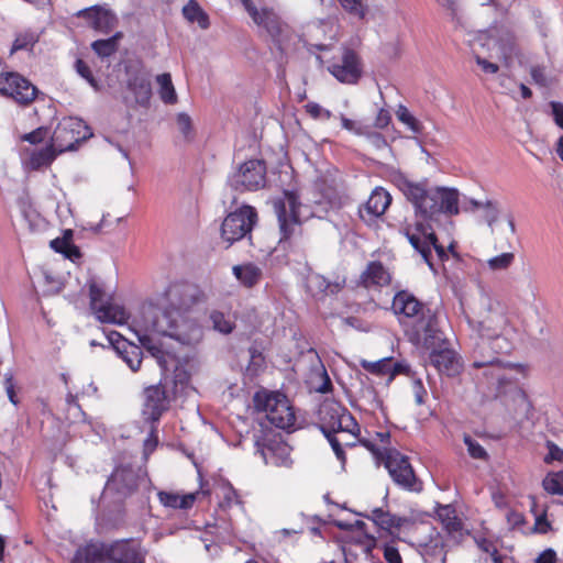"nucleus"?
<instances>
[{"instance_id": "1", "label": "nucleus", "mask_w": 563, "mask_h": 563, "mask_svg": "<svg viewBox=\"0 0 563 563\" xmlns=\"http://www.w3.org/2000/svg\"><path fill=\"white\" fill-rule=\"evenodd\" d=\"M205 301L203 291L192 284H172L157 305L143 303L130 324L139 342L166 373L177 361L154 342L152 335L168 336L181 345L196 346L202 340L201 325L189 316L190 309Z\"/></svg>"}, {"instance_id": "2", "label": "nucleus", "mask_w": 563, "mask_h": 563, "mask_svg": "<svg viewBox=\"0 0 563 563\" xmlns=\"http://www.w3.org/2000/svg\"><path fill=\"white\" fill-rule=\"evenodd\" d=\"M468 325L476 333L471 335V356L473 366L493 364L488 350L494 353H510L514 343L512 336L516 332L505 306L497 299L483 298V309L477 320L468 319Z\"/></svg>"}, {"instance_id": "3", "label": "nucleus", "mask_w": 563, "mask_h": 563, "mask_svg": "<svg viewBox=\"0 0 563 563\" xmlns=\"http://www.w3.org/2000/svg\"><path fill=\"white\" fill-rule=\"evenodd\" d=\"M390 309L412 344L437 346L443 340L437 312L409 290H398Z\"/></svg>"}, {"instance_id": "4", "label": "nucleus", "mask_w": 563, "mask_h": 563, "mask_svg": "<svg viewBox=\"0 0 563 563\" xmlns=\"http://www.w3.org/2000/svg\"><path fill=\"white\" fill-rule=\"evenodd\" d=\"M398 187L413 205L416 214L423 219H433L440 213L455 216L460 212L459 191L454 188H428L427 180L415 183L404 177L398 180Z\"/></svg>"}, {"instance_id": "5", "label": "nucleus", "mask_w": 563, "mask_h": 563, "mask_svg": "<svg viewBox=\"0 0 563 563\" xmlns=\"http://www.w3.org/2000/svg\"><path fill=\"white\" fill-rule=\"evenodd\" d=\"M253 401L255 409L264 411L267 420L276 428L289 430L295 426L296 415L285 394L260 390L255 393Z\"/></svg>"}, {"instance_id": "6", "label": "nucleus", "mask_w": 563, "mask_h": 563, "mask_svg": "<svg viewBox=\"0 0 563 563\" xmlns=\"http://www.w3.org/2000/svg\"><path fill=\"white\" fill-rule=\"evenodd\" d=\"M82 120L68 118L60 122L52 135V145L40 153L43 162H51L54 158L53 147L58 152L74 151L76 145L86 140L91 133Z\"/></svg>"}, {"instance_id": "7", "label": "nucleus", "mask_w": 563, "mask_h": 563, "mask_svg": "<svg viewBox=\"0 0 563 563\" xmlns=\"http://www.w3.org/2000/svg\"><path fill=\"white\" fill-rule=\"evenodd\" d=\"M90 309L101 323L123 324L130 316L123 306L113 303L103 286L96 279L89 280Z\"/></svg>"}, {"instance_id": "8", "label": "nucleus", "mask_w": 563, "mask_h": 563, "mask_svg": "<svg viewBox=\"0 0 563 563\" xmlns=\"http://www.w3.org/2000/svg\"><path fill=\"white\" fill-rule=\"evenodd\" d=\"M90 309L101 323L123 324L130 316L123 306L113 303L103 286L96 279L89 280Z\"/></svg>"}, {"instance_id": "9", "label": "nucleus", "mask_w": 563, "mask_h": 563, "mask_svg": "<svg viewBox=\"0 0 563 563\" xmlns=\"http://www.w3.org/2000/svg\"><path fill=\"white\" fill-rule=\"evenodd\" d=\"M257 222V212L251 206H243L229 213L221 225V236L228 246L244 238L251 239V231Z\"/></svg>"}, {"instance_id": "10", "label": "nucleus", "mask_w": 563, "mask_h": 563, "mask_svg": "<svg viewBox=\"0 0 563 563\" xmlns=\"http://www.w3.org/2000/svg\"><path fill=\"white\" fill-rule=\"evenodd\" d=\"M388 470L394 483L400 488L411 492L422 489L421 482L417 478L408 456L396 449L387 450L385 460L382 462Z\"/></svg>"}, {"instance_id": "11", "label": "nucleus", "mask_w": 563, "mask_h": 563, "mask_svg": "<svg viewBox=\"0 0 563 563\" xmlns=\"http://www.w3.org/2000/svg\"><path fill=\"white\" fill-rule=\"evenodd\" d=\"M266 165L260 159H250L228 177V185L235 191H255L265 186Z\"/></svg>"}, {"instance_id": "12", "label": "nucleus", "mask_w": 563, "mask_h": 563, "mask_svg": "<svg viewBox=\"0 0 563 563\" xmlns=\"http://www.w3.org/2000/svg\"><path fill=\"white\" fill-rule=\"evenodd\" d=\"M272 203L282 234L280 241H286L300 225L298 196L294 191H284L283 196L275 198Z\"/></svg>"}, {"instance_id": "13", "label": "nucleus", "mask_w": 563, "mask_h": 563, "mask_svg": "<svg viewBox=\"0 0 563 563\" xmlns=\"http://www.w3.org/2000/svg\"><path fill=\"white\" fill-rule=\"evenodd\" d=\"M482 46L488 51H495L496 57L505 60L506 64L511 59L516 48V36L511 27L507 24H495L478 36Z\"/></svg>"}, {"instance_id": "14", "label": "nucleus", "mask_w": 563, "mask_h": 563, "mask_svg": "<svg viewBox=\"0 0 563 563\" xmlns=\"http://www.w3.org/2000/svg\"><path fill=\"white\" fill-rule=\"evenodd\" d=\"M146 482V475L142 473L141 468L120 465L112 472L104 490L117 495L118 499H123L132 495L141 484Z\"/></svg>"}, {"instance_id": "15", "label": "nucleus", "mask_w": 563, "mask_h": 563, "mask_svg": "<svg viewBox=\"0 0 563 563\" xmlns=\"http://www.w3.org/2000/svg\"><path fill=\"white\" fill-rule=\"evenodd\" d=\"M37 88L18 73L0 74V93L12 98L21 106H29L37 96Z\"/></svg>"}, {"instance_id": "16", "label": "nucleus", "mask_w": 563, "mask_h": 563, "mask_svg": "<svg viewBox=\"0 0 563 563\" xmlns=\"http://www.w3.org/2000/svg\"><path fill=\"white\" fill-rule=\"evenodd\" d=\"M126 88L134 96L135 102L147 107L152 97L151 74L139 62L125 66Z\"/></svg>"}, {"instance_id": "17", "label": "nucleus", "mask_w": 563, "mask_h": 563, "mask_svg": "<svg viewBox=\"0 0 563 563\" xmlns=\"http://www.w3.org/2000/svg\"><path fill=\"white\" fill-rule=\"evenodd\" d=\"M320 430L322 433L349 431L350 424L356 426L354 418L338 404L325 402L320 407Z\"/></svg>"}, {"instance_id": "18", "label": "nucleus", "mask_w": 563, "mask_h": 563, "mask_svg": "<svg viewBox=\"0 0 563 563\" xmlns=\"http://www.w3.org/2000/svg\"><path fill=\"white\" fill-rule=\"evenodd\" d=\"M329 71L341 82L353 85L362 77L360 56L350 47H342L341 58L329 66Z\"/></svg>"}, {"instance_id": "19", "label": "nucleus", "mask_w": 563, "mask_h": 563, "mask_svg": "<svg viewBox=\"0 0 563 563\" xmlns=\"http://www.w3.org/2000/svg\"><path fill=\"white\" fill-rule=\"evenodd\" d=\"M446 343L445 338L437 346H426L431 349L429 361L431 365L442 375L448 377H455L461 374L463 363L461 356L452 349L444 346Z\"/></svg>"}, {"instance_id": "20", "label": "nucleus", "mask_w": 563, "mask_h": 563, "mask_svg": "<svg viewBox=\"0 0 563 563\" xmlns=\"http://www.w3.org/2000/svg\"><path fill=\"white\" fill-rule=\"evenodd\" d=\"M143 396L142 416L144 420L152 423L159 421L163 413L169 408L165 387L161 384L148 386L144 389Z\"/></svg>"}, {"instance_id": "21", "label": "nucleus", "mask_w": 563, "mask_h": 563, "mask_svg": "<svg viewBox=\"0 0 563 563\" xmlns=\"http://www.w3.org/2000/svg\"><path fill=\"white\" fill-rule=\"evenodd\" d=\"M106 558L109 563H144L145 554L139 542L120 540L107 544Z\"/></svg>"}, {"instance_id": "22", "label": "nucleus", "mask_w": 563, "mask_h": 563, "mask_svg": "<svg viewBox=\"0 0 563 563\" xmlns=\"http://www.w3.org/2000/svg\"><path fill=\"white\" fill-rule=\"evenodd\" d=\"M428 540L420 542V553L424 563H446V544L444 538L433 527H424Z\"/></svg>"}, {"instance_id": "23", "label": "nucleus", "mask_w": 563, "mask_h": 563, "mask_svg": "<svg viewBox=\"0 0 563 563\" xmlns=\"http://www.w3.org/2000/svg\"><path fill=\"white\" fill-rule=\"evenodd\" d=\"M437 516L446 531L448 537L454 542L460 543L468 533L464 528L462 520L457 517L456 510L452 505H437Z\"/></svg>"}, {"instance_id": "24", "label": "nucleus", "mask_w": 563, "mask_h": 563, "mask_svg": "<svg viewBox=\"0 0 563 563\" xmlns=\"http://www.w3.org/2000/svg\"><path fill=\"white\" fill-rule=\"evenodd\" d=\"M256 448L266 464L285 467H289L292 464L290 459L291 449L285 442L272 441L268 444H261L260 441H256Z\"/></svg>"}, {"instance_id": "25", "label": "nucleus", "mask_w": 563, "mask_h": 563, "mask_svg": "<svg viewBox=\"0 0 563 563\" xmlns=\"http://www.w3.org/2000/svg\"><path fill=\"white\" fill-rule=\"evenodd\" d=\"M390 203V194L384 188L377 187L373 190L364 209H360V216L364 221H371L383 216Z\"/></svg>"}, {"instance_id": "26", "label": "nucleus", "mask_w": 563, "mask_h": 563, "mask_svg": "<svg viewBox=\"0 0 563 563\" xmlns=\"http://www.w3.org/2000/svg\"><path fill=\"white\" fill-rule=\"evenodd\" d=\"M391 276L379 261L369 262L360 276L358 284L365 288L389 285Z\"/></svg>"}, {"instance_id": "27", "label": "nucleus", "mask_w": 563, "mask_h": 563, "mask_svg": "<svg viewBox=\"0 0 563 563\" xmlns=\"http://www.w3.org/2000/svg\"><path fill=\"white\" fill-rule=\"evenodd\" d=\"M362 367L371 374L388 375L387 383H390L396 375L407 373L409 366L399 362H393L391 358H382L377 362L362 361Z\"/></svg>"}, {"instance_id": "28", "label": "nucleus", "mask_w": 563, "mask_h": 563, "mask_svg": "<svg viewBox=\"0 0 563 563\" xmlns=\"http://www.w3.org/2000/svg\"><path fill=\"white\" fill-rule=\"evenodd\" d=\"M357 515L372 520L375 525L385 530H391L393 528L399 529L407 521L406 518L393 515L383 508H374L369 512H358Z\"/></svg>"}, {"instance_id": "29", "label": "nucleus", "mask_w": 563, "mask_h": 563, "mask_svg": "<svg viewBox=\"0 0 563 563\" xmlns=\"http://www.w3.org/2000/svg\"><path fill=\"white\" fill-rule=\"evenodd\" d=\"M497 353H494L493 351L488 350V355L486 356V360L489 357L493 360V364H485L481 366H474L475 368H484V375L490 379L492 382H496L498 386H504L510 382L509 377L506 375V368H511V364H504L500 362L498 357H496Z\"/></svg>"}, {"instance_id": "30", "label": "nucleus", "mask_w": 563, "mask_h": 563, "mask_svg": "<svg viewBox=\"0 0 563 563\" xmlns=\"http://www.w3.org/2000/svg\"><path fill=\"white\" fill-rule=\"evenodd\" d=\"M428 229H429V225H427L422 222H418L416 224V230L418 233L422 234L423 236L421 238L420 235L410 233L409 231L406 232V236L408 238V240H409L410 244L413 246V249L421 254L424 262L430 267H432V263H431L432 253H431L430 247L428 246V243H429L428 234L430 233V232H428Z\"/></svg>"}, {"instance_id": "31", "label": "nucleus", "mask_w": 563, "mask_h": 563, "mask_svg": "<svg viewBox=\"0 0 563 563\" xmlns=\"http://www.w3.org/2000/svg\"><path fill=\"white\" fill-rule=\"evenodd\" d=\"M307 289L312 296H317L320 294H324L330 291L331 294H335L343 288L344 280L342 283L335 282L330 283L325 277L320 274H310L307 277Z\"/></svg>"}, {"instance_id": "32", "label": "nucleus", "mask_w": 563, "mask_h": 563, "mask_svg": "<svg viewBox=\"0 0 563 563\" xmlns=\"http://www.w3.org/2000/svg\"><path fill=\"white\" fill-rule=\"evenodd\" d=\"M159 503L168 508L189 509L192 507L196 496L194 494L179 495L174 492L161 490L157 493Z\"/></svg>"}, {"instance_id": "33", "label": "nucleus", "mask_w": 563, "mask_h": 563, "mask_svg": "<svg viewBox=\"0 0 563 563\" xmlns=\"http://www.w3.org/2000/svg\"><path fill=\"white\" fill-rule=\"evenodd\" d=\"M107 544H88L77 550L74 563H99L108 561L106 558Z\"/></svg>"}, {"instance_id": "34", "label": "nucleus", "mask_w": 563, "mask_h": 563, "mask_svg": "<svg viewBox=\"0 0 563 563\" xmlns=\"http://www.w3.org/2000/svg\"><path fill=\"white\" fill-rule=\"evenodd\" d=\"M233 274L242 285L249 288L258 284L263 277L262 269L252 263L234 266Z\"/></svg>"}, {"instance_id": "35", "label": "nucleus", "mask_w": 563, "mask_h": 563, "mask_svg": "<svg viewBox=\"0 0 563 563\" xmlns=\"http://www.w3.org/2000/svg\"><path fill=\"white\" fill-rule=\"evenodd\" d=\"M117 353L133 372H136L140 368L143 352L139 345L132 342H122L121 349Z\"/></svg>"}, {"instance_id": "36", "label": "nucleus", "mask_w": 563, "mask_h": 563, "mask_svg": "<svg viewBox=\"0 0 563 563\" xmlns=\"http://www.w3.org/2000/svg\"><path fill=\"white\" fill-rule=\"evenodd\" d=\"M122 36L121 32H117L109 38L97 40L91 44V48L101 58L110 57L118 51Z\"/></svg>"}, {"instance_id": "37", "label": "nucleus", "mask_w": 563, "mask_h": 563, "mask_svg": "<svg viewBox=\"0 0 563 563\" xmlns=\"http://www.w3.org/2000/svg\"><path fill=\"white\" fill-rule=\"evenodd\" d=\"M156 82L159 88L158 93L162 101L166 104H175L177 102V93L170 74L164 73L156 76Z\"/></svg>"}, {"instance_id": "38", "label": "nucleus", "mask_w": 563, "mask_h": 563, "mask_svg": "<svg viewBox=\"0 0 563 563\" xmlns=\"http://www.w3.org/2000/svg\"><path fill=\"white\" fill-rule=\"evenodd\" d=\"M183 14L189 22H197L198 25L206 30L210 25L208 14L201 9V7L194 0L183 8Z\"/></svg>"}, {"instance_id": "39", "label": "nucleus", "mask_w": 563, "mask_h": 563, "mask_svg": "<svg viewBox=\"0 0 563 563\" xmlns=\"http://www.w3.org/2000/svg\"><path fill=\"white\" fill-rule=\"evenodd\" d=\"M262 22H257V25L265 27L274 42L279 43V36L283 32V25L279 18L268 9H264V15L261 18Z\"/></svg>"}, {"instance_id": "40", "label": "nucleus", "mask_w": 563, "mask_h": 563, "mask_svg": "<svg viewBox=\"0 0 563 563\" xmlns=\"http://www.w3.org/2000/svg\"><path fill=\"white\" fill-rule=\"evenodd\" d=\"M531 510L536 516V522L533 527V531L538 533H547L551 529V523L547 519V507H541L539 509L537 497L531 496Z\"/></svg>"}, {"instance_id": "41", "label": "nucleus", "mask_w": 563, "mask_h": 563, "mask_svg": "<svg viewBox=\"0 0 563 563\" xmlns=\"http://www.w3.org/2000/svg\"><path fill=\"white\" fill-rule=\"evenodd\" d=\"M542 487L550 495H563V471L549 472L542 479Z\"/></svg>"}, {"instance_id": "42", "label": "nucleus", "mask_w": 563, "mask_h": 563, "mask_svg": "<svg viewBox=\"0 0 563 563\" xmlns=\"http://www.w3.org/2000/svg\"><path fill=\"white\" fill-rule=\"evenodd\" d=\"M210 320L214 330L223 334H229L234 329V323L229 316L221 311H212L210 313Z\"/></svg>"}, {"instance_id": "43", "label": "nucleus", "mask_w": 563, "mask_h": 563, "mask_svg": "<svg viewBox=\"0 0 563 563\" xmlns=\"http://www.w3.org/2000/svg\"><path fill=\"white\" fill-rule=\"evenodd\" d=\"M38 41V36L34 32H23L16 35L11 53L21 49L32 48Z\"/></svg>"}, {"instance_id": "44", "label": "nucleus", "mask_w": 563, "mask_h": 563, "mask_svg": "<svg viewBox=\"0 0 563 563\" xmlns=\"http://www.w3.org/2000/svg\"><path fill=\"white\" fill-rule=\"evenodd\" d=\"M397 118L400 122L406 124L413 133L419 134L422 132V124L418 121L406 107L399 106L397 112Z\"/></svg>"}, {"instance_id": "45", "label": "nucleus", "mask_w": 563, "mask_h": 563, "mask_svg": "<svg viewBox=\"0 0 563 563\" xmlns=\"http://www.w3.org/2000/svg\"><path fill=\"white\" fill-rule=\"evenodd\" d=\"M342 8L347 11L350 14L357 16L358 19H364L367 5L366 0H338Z\"/></svg>"}, {"instance_id": "46", "label": "nucleus", "mask_w": 563, "mask_h": 563, "mask_svg": "<svg viewBox=\"0 0 563 563\" xmlns=\"http://www.w3.org/2000/svg\"><path fill=\"white\" fill-rule=\"evenodd\" d=\"M472 205L476 208H484V219L486 220L489 227H493V224L497 221L499 216V209L497 205L490 200H487L485 203H481L476 200H473Z\"/></svg>"}, {"instance_id": "47", "label": "nucleus", "mask_w": 563, "mask_h": 563, "mask_svg": "<svg viewBox=\"0 0 563 563\" xmlns=\"http://www.w3.org/2000/svg\"><path fill=\"white\" fill-rule=\"evenodd\" d=\"M515 261L514 253H503L487 261V265L492 271H505Z\"/></svg>"}, {"instance_id": "48", "label": "nucleus", "mask_w": 563, "mask_h": 563, "mask_svg": "<svg viewBox=\"0 0 563 563\" xmlns=\"http://www.w3.org/2000/svg\"><path fill=\"white\" fill-rule=\"evenodd\" d=\"M222 492H223V496H222V500L220 503V507L221 508L229 509L233 505H241L242 504L238 492L233 488V486L230 483H228L222 488Z\"/></svg>"}, {"instance_id": "49", "label": "nucleus", "mask_w": 563, "mask_h": 563, "mask_svg": "<svg viewBox=\"0 0 563 563\" xmlns=\"http://www.w3.org/2000/svg\"><path fill=\"white\" fill-rule=\"evenodd\" d=\"M475 542H476L477 547L485 553V556L479 558V561L482 563H488V560L492 556L497 555L498 550H497L496 544L493 541L485 539V538H478V539L476 538Z\"/></svg>"}, {"instance_id": "50", "label": "nucleus", "mask_w": 563, "mask_h": 563, "mask_svg": "<svg viewBox=\"0 0 563 563\" xmlns=\"http://www.w3.org/2000/svg\"><path fill=\"white\" fill-rule=\"evenodd\" d=\"M464 443L467 446V452L473 459L478 460H486L487 459V452L486 450L472 437L465 435L464 437Z\"/></svg>"}, {"instance_id": "51", "label": "nucleus", "mask_w": 563, "mask_h": 563, "mask_svg": "<svg viewBox=\"0 0 563 563\" xmlns=\"http://www.w3.org/2000/svg\"><path fill=\"white\" fill-rule=\"evenodd\" d=\"M305 109L307 111V113L312 118V119H316V120H323V121H327L329 120L331 117H332V113L330 110L328 109H324L323 107H321L319 103L317 102H308L306 106H305Z\"/></svg>"}, {"instance_id": "52", "label": "nucleus", "mask_w": 563, "mask_h": 563, "mask_svg": "<svg viewBox=\"0 0 563 563\" xmlns=\"http://www.w3.org/2000/svg\"><path fill=\"white\" fill-rule=\"evenodd\" d=\"M545 446L548 449V454L543 459L545 464H551L554 461L563 463V450L559 445L553 441L548 440L545 442Z\"/></svg>"}, {"instance_id": "53", "label": "nucleus", "mask_w": 563, "mask_h": 563, "mask_svg": "<svg viewBox=\"0 0 563 563\" xmlns=\"http://www.w3.org/2000/svg\"><path fill=\"white\" fill-rule=\"evenodd\" d=\"M314 187L322 195V198L328 202H332L336 199V190L332 184L328 185L324 178H319Z\"/></svg>"}, {"instance_id": "54", "label": "nucleus", "mask_w": 563, "mask_h": 563, "mask_svg": "<svg viewBox=\"0 0 563 563\" xmlns=\"http://www.w3.org/2000/svg\"><path fill=\"white\" fill-rule=\"evenodd\" d=\"M358 442L364 448H366L368 451H371L378 462H383L385 460V453L387 450H394L393 448H387V446H384L380 449L376 445V443L374 441H372L369 439L362 438V439H358Z\"/></svg>"}, {"instance_id": "55", "label": "nucleus", "mask_w": 563, "mask_h": 563, "mask_svg": "<svg viewBox=\"0 0 563 563\" xmlns=\"http://www.w3.org/2000/svg\"><path fill=\"white\" fill-rule=\"evenodd\" d=\"M250 354V363L247 365V371L252 374H255L264 364V356L256 347L249 349Z\"/></svg>"}, {"instance_id": "56", "label": "nucleus", "mask_w": 563, "mask_h": 563, "mask_svg": "<svg viewBox=\"0 0 563 563\" xmlns=\"http://www.w3.org/2000/svg\"><path fill=\"white\" fill-rule=\"evenodd\" d=\"M114 22V16L108 11H97L93 25L96 29H104L111 26Z\"/></svg>"}, {"instance_id": "57", "label": "nucleus", "mask_w": 563, "mask_h": 563, "mask_svg": "<svg viewBox=\"0 0 563 563\" xmlns=\"http://www.w3.org/2000/svg\"><path fill=\"white\" fill-rule=\"evenodd\" d=\"M73 244V231L65 230L62 238H56L51 241V247L54 251H60L65 246Z\"/></svg>"}, {"instance_id": "58", "label": "nucleus", "mask_w": 563, "mask_h": 563, "mask_svg": "<svg viewBox=\"0 0 563 563\" xmlns=\"http://www.w3.org/2000/svg\"><path fill=\"white\" fill-rule=\"evenodd\" d=\"M327 440L329 441L332 450L335 453V456L342 462H345V452L341 445V442L335 437V433H323Z\"/></svg>"}, {"instance_id": "59", "label": "nucleus", "mask_w": 563, "mask_h": 563, "mask_svg": "<svg viewBox=\"0 0 563 563\" xmlns=\"http://www.w3.org/2000/svg\"><path fill=\"white\" fill-rule=\"evenodd\" d=\"M177 125L183 135L189 140L192 131L190 117L186 113H179L177 115Z\"/></svg>"}, {"instance_id": "60", "label": "nucleus", "mask_w": 563, "mask_h": 563, "mask_svg": "<svg viewBox=\"0 0 563 563\" xmlns=\"http://www.w3.org/2000/svg\"><path fill=\"white\" fill-rule=\"evenodd\" d=\"M48 132L49 131L47 128L41 126V128H37L36 130L25 134L23 136V140L27 141L31 144H37L45 140V137L48 135Z\"/></svg>"}, {"instance_id": "61", "label": "nucleus", "mask_w": 563, "mask_h": 563, "mask_svg": "<svg viewBox=\"0 0 563 563\" xmlns=\"http://www.w3.org/2000/svg\"><path fill=\"white\" fill-rule=\"evenodd\" d=\"M428 240H429L428 246H429L430 249H431V247H433V249H434V251L437 252V254H438L439 258H440L441 261L446 260V258H448L446 251H445V249H444V247H443V246L438 242V238H437V235H435V233H434V232H432V231H431V232L428 234Z\"/></svg>"}, {"instance_id": "62", "label": "nucleus", "mask_w": 563, "mask_h": 563, "mask_svg": "<svg viewBox=\"0 0 563 563\" xmlns=\"http://www.w3.org/2000/svg\"><path fill=\"white\" fill-rule=\"evenodd\" d=\"M384 558L388 563H402L399 551L394 545H386L384 549Z\"/></svg>"}, {"instance_id": "63", "label": "nucleus", "mask_w": 563, "mask_h": 563, "mask_svg": "<svg viewBox=\"0 0 563 563\" xmlns=\"http://www.w3.org/2000/svg\"><path fill=\"white\" fill-rule=\"evenodd\" d=\"M555 562H556V553L552 549H547V550L542 551L536 559V563H555Z\"/></svg>"}, {"instance_id": "64", "label": "nucleus", "mask_w": 563, "mask_h": 563, "mask_svg": "<svg viewBox=\"0 0 563 563\" xmlns=\"http://www.w3.org/2000/svg\"><path fill=\"white\" fill-rule=\"evenodd\" d=\"M552 113L555 123L563 129V104L560 102H551Z\"/></svg>"}]
</instances>
